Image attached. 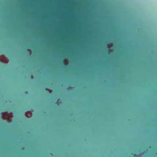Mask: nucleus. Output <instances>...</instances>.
<instances>
[{
    "instance_id": "obj_2",
    "label": "nucleus",
    "mask_w": 157,
    "mask_h": 157,
    "mask_svg": "<svg viewBox=\"0 0 157 157\" xmlns=\"http://www.w3.org/2000/svg\"><path fill=\"white\" fill-rule=\"evenodd\" d=\"M29 59H31V58H29ZM38 59H63V58H38ZM64 59H66V58H65ZM69 59H127L126 58H70ZM130 59H133V58H131Z\"/></svg>"
},
{
    "instance_id": "obj_3",
    "label": "nucleus",
    "mask_w": 157,
    "mask_h": 157,
    "mask_svg": "<svg viewBox=\"0 0 157 157\" xmlns=\"http://www.w3.org/2000/svg\"><path fill=\"white\" fill-rule=\"evenodd\" d=\"M71 88V87H69L68 88V89H70V88Z\"/></svg>"
},
{
    "instance_id": "obj_1",
    "label": "nucleus",
    "mask_w": 157,
    "mask_h": 157,
    "mask_svg": "<svg viewBox=\"0 0 157 157\" xmlns=\"http://www.w3.org/2000/svg\"><path fill=\"white\" fill-rule=\"evenodd\" d=\"M24 60V59H23ZM24 60H34L43 61H63L70 60L71 61H125V59H24Z\"/></svg>"
}]
</instances>
